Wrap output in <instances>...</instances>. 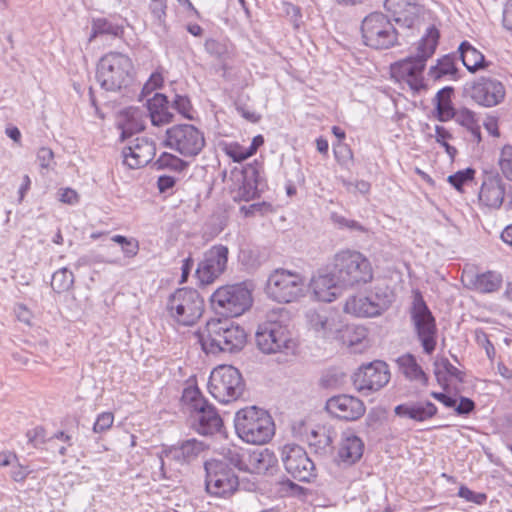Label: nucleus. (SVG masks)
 <instances>
[{"instance_id": "nucleus-1", "label": "nucleus", "mask_w": 512, "mask_h": 512, "mask_svg": "<svg viewBox=\"0 0 512 512\" xmlns=\"http://www.w3.org/2000/svg\"><path fill=\"white\" fill-rule=\"evenodd\" d=\"M440 32L434 26H429L416 46L415 55L401 59L390 66L391 76L400 83L407 84L414 92L426 87L424 70L426 62L433 56L439 43Z\"/></svg>"}, {"instance_id": "nucleus-2", "label": "nucleus", "mask_w": 512, "mask_h": 512, "mask_svg": "<svg viewBox=\"0 0 512 512\" xmlns=\"http://www.w3.org/2000/svg\"><path fill=\"white\" fill-rule=\"evenodd\" d=\"M289 312L284 308L272 310L255 333L258 349L264 354L293 353L297 343L289 329Z\"/></svg>"}, {"instance_id": "nucleus-3", "label": "nucleus", "mask_w": 512, "mask_h": 512, "mask_svg": "<svg viewBox=\"0 0 512 512\" xmlns=\"http://www.w3.org/2000/svg\"><path fill=\"white\" fill-rule=\"evenodd\" d=\"M234 427L240 439L253 445L266 444L275 434V424L271 415L257 406H249L237 411Z\"/></svg>"}, {"instance_id": "nucleus-4", "label": "nucleus", "mask_w": 512, "mask_h": 512, "mask_svg": "<svg viewBox=\"0 0 512 512\" xmlns=\"http://www.w3.org/2000/svg\"><path fill=\"white\" fill-rule=\"evenodd\" d=\"M343 288L367 284L373 279L370 260L361 252L352 249L338 251L329 265Z\"/></svg>"}, {"instance_id": "nucleus-5", "label": "nucleus", "mask_w": 512, "mask_h": 512, "mask_svg": "<svg viewBox=\"0 0 512 512\" xmlns=\"http://www.w3.org/2000/svg\"><path fill=\"white\" fill-rule=\"evenodd\" d=\"M182 402L189 411L193 429L201 435H213L223 426L222 418L216 408L208 402L196 386L183 390Z\"/></svg>"}, {"instance_id": "nucleus-6", "label": "nucleus", "mask_w": 512, "mask_h": 512, "mask_svg": "<svg viewBox=\"0 0 512 512\" xmlns=\"http://www.w3.org/2000/svg\"><path fill=\"white\" fill-rule=\"evenodd\" d=\"M132 60L120 52H109L97 64L96 79L105 91L117 92L126 88L133 78Z\"/></svg>"}, {"instance_id": "nucleus-7", "label": "nucleus", "mask_w": 512, "mask_h": 512, "mask_svg": "<svg viewBox=\"0 0 512 512\" xmlns=\"http://www.w3.org/2000/svg\"><path fill=\"white\" fill-rule=\"evenodd\" d=\"M363 42L376 50L389 49L399 45V37H409L412 33L400 31L381 12L367 15L361 25Z\"/></svg>"}, {"instance_id": "nucleus-8", "label": "nucleus", "mask_w": 512, "mask_h": 512, "mask_svg": "<svg viewBox=\"0 0 512 512\" xmlns=\"http://www.w3.org/2000/svg\"><path fill=\"white\" fill-rule=\"evenodd\" d=\"M210 300L217 314L225 318L238 317L252 306V289L246 282L222 286Z\"/></svg>"}, {"instance_id": "nucleus-9", "label": "nucleus", "mask_w": 512, "mask_h": 512, "mask_svg": "<svg viewBox=\"0 0 512 512\" xmlns=\"http://www.w3.org/2000/svg\"><path fill=\"white\" fill-rule=\"evenodd\" d=\"M305 278L287 269H276L268 277L265 291L278 303H291L305 295Z\"/></svg>"}, {"instance_id": "nucleus-10", "label": "nucleus", "mask_w": 512, "mask_h": 512, "mask_svg": "<svg viewBox=\"0 0 512 512\" xmlns=\"http://www.w3.org/2000/svg\"><path fill=\"white\" fill-rule=\"evenodd\" d=\"M167 310L178 324L192 326L203 314L204 300L195 289L179 288L169 296Z\"/></svg>"}, {"instance_id": "nucleus-11", "label": "nucleus", "mask_w": 512, "mask_h": 512, "mask_svg": "<svg viewBox=\"0 0 512 512\" xmlns=\"http://www.w3.org/2000/svg\"><path fill=\"white\" fill-rule=\"evenodd\" d=\"M245 383L239 370L231 365L213 369L208 381L210 394L220 403L237 400L244 392Z\"/></svg>"}, {"instance_id": "nucleus-12", "label": "nucleus", "mask_w": 512, "mask_h": 512, "mask_svg": "<svg viewBox=\"0 0 512 512\" xmlns=\"http://www.w3.org/2000/svg\"><path fill=\"white\" fill-rule=\"evenodd\" d=\"M409 314L413 330L424 353L431 355L436 349L438 329L435 317L420 293L414 296Z\"/></svg>"}, {"instance_id": "nucleus-13", "label": "nucleus", "mask_w": 512, "mask_h": 512, "mask_svg": "<svg viewBox=\"0 0 512 512\" xmlns=\"http://www.w3.org/2000/svg\"><path fill=\"white\" fill-rule=\"evenodd\" d=\"M164 144L185 158H195L206 145L204 132L192 124H176L166 130Z\"/></svg>"}, {"instance_id": "nucleus-14", "label": "nucleus", "mask_w": 512, "mask_h": 512, "mask_svg": "<svg viewBox=\"0 0 512 512\" xmlns=\"http://www.w3.org/2000/svg\"><path fill=\"white\" fill-rule=\"evenodd\" d=\"M393 301L394 294L388 286H375L368 295L349 297L344 311L357 317H376L385 312Z\"/></svg>"}, {"instance_id": "nucleus-15", "label": "nucleus", "mask_w": 512, "mask_h": 512, "mask_svg": "<svg viewBox=\"0 0 512 512\" xmlns=\"http://www.w3.org/2000/svg\"><path fill=\"white\" fill-rule=\"evenodd\" d=\"M205 486L210 495L231 496L239 486V480L233 469L221 460L211 459L205 462Z\"/></svg>"}, {"instance_id": "nucleus-16", "label": "nucleus", "mask_w": 512, "mask_h": 512, "mask_svg": "<svg viewBox=\"0 0 512 512\" xmlns=\"http://www.w3.org/2000/svg\"><path fill=\"white\" fill-rule=\"evenodd\" d=\"M281 460L286 472L300 482L315 477V465L307 452L297 444H286L281 449Z\"/></svg>"}, {"instance_id": "nucleus-17", "label": "nucleus", "mask_w": 512, "mask_h": 512, "mask_svg": "<svg viewBox=\"0 0 512 512\" xmlns=\"http://www.w3.org/2000/svg\"><path fill=\"white\" fill-rule=\"evenodd\" d=\"M229 250L224 245H214L204 252L195 270L202 285L213 283L227 268Z\"/></svg>"}, {"instance_id": "nucleus-18", "label": "nucleus", "mask_w": 512, "mask_h": 512, "mask_svg": "<svg viewBox=\"0 0 512 512\" xmlns=\"http://www.w3.org/2000/svg\"><path fill=\"white\" fill-rule=\"evenodd\" d=\"M389 380L388 365L380 360L362 365L353 375L355 388L365 394L380 390Z\"/></svg>"}, {"instance_id": "nucleus-19", "label": "nucleus", "mask_w": 512, "mask_h": 512, "mask_svg": "<svg viewBox=\"0 0 512 512\" xmlns=\"http://www.w3.org/2000/svg\"><path fill=\"white\" fill-rule=\"evenodd\" d=\"M465 93L477 104L493 107L504 99L505 88L497 79L481 77L471 85H467Z\"/></svg>"}, {"instance_id": "nucleus-20", "label": "nucleus", "mask_w": 512, "mask_h": 512, "mask_svg": "<svg viewBox=\"0 0 512 512\" xmlns=\"http://www.w3.org/2000/svg\"><path fill=\"white\" fill-rule=\"evenodd\" d=\"M308 327L316 337L326 340L337 338L342 324L336 312L330 309H311L306 313Z\"/></svg>"}, {"instance_id": "nucleus-21", "label": "nucleus", "mask_w": 512, "mask_h": 512, "mask_svg": "<svg viewBox=\"0 0 512 512\" xmlns=\"http://www.w3.org/2000/svg\"><path fill=\"white\" fill-rule=\"evenodd\" d=\"M155 143L146 137H136L122 149L123 164L130 169L146 166L155 156Z\"/></svg>"}, {"instance_id": "nucleus-22", "label": "nucleus", "mask_w": 512, "mask_h": 512, "mask_svg": "<svg viewBox=\"0 0 512 512\" xmlns=\"http://www.w3.org/2000/svg\"><path fill=\"white\" fill-rule=\"evenodd\" d=\"M325 408L332 416L346 421L358 420L366 411L363 401L347 394H341L329 398L326 402Z\"/></svg>"}, {"instance_id": "nucleus-23", "label": "nucleus", "mask_w": 512, "mask_h": 512, "mask_svg": "<svg viewBox=\"0 0 512 512\" xmlns=\"http://www.w3.org/2000/svg\"><path fill=\"white\" fill-rule=\"evenodd\" d=\"M384 7L399 28L410 33L420 13L418 0H385Z\"/></svg>"}, {"instance_id": "nucleus-24", "label": "nucleus", "mask_w": 512, "mask_h": 512, "mask_svg": "<svg viewBox=\"0 0 512 512\" xmlns=\"http://www.w3.org/2000/svg\"><path fill=\"white\" fill-rule=\"evenodd\" d=\"M225 325H227V318L211 319L197 332L198 341L205 353L217 354L223 352Z\"/></svg>"}, {"instance_id": "nucleus-25", "label": "nucleus", "mask_w": 512, "mask_h": 512, "mask_svg": "<svg viewBox=\"0 0 512 512\" xmlns=\"http://www.w3.org/2000/svg\"><path fill=\"white\" fill-rule=\"evenodd\" d=\"M505 184L497 171L486 172L479 200L490 208H499L504 203Z\"/></svg>"}, {"instance_id": "nucleus-26", "label": "nucleus", "mask_w": 512, "mask_h": 512, "mask_svg": "<svg viewBox=\"0 0 512 512\" xmlns=\"http://www.w3.org/2000/svg\"><path fill=\"white\" fill-rule=\"evenodd\" d=\"M309 285L315 298L322 302L334 301L340 293V288H343L340 282H338L337 277L334 276V271L331 267L327 273L319 272L317 275H314Z\"/></svg>"}, {"instance_id": "nucleus-27", "label": "nucleus", "mask_w": 512, "mask_h": 512, "mask_svg": "<svg viewBox=\"0 0 512 512\" xmlns=\"http://www.w3.org/2000/svg\"><path fill=\"white\" fill-rule=\"evenodd\" d=\"M364 451V442L352 431H345L341 435L337 451L338 462L345 465L351 466L358 462Z\"/></svg>"}, {"instance_id": "nucleus-28", "label": "nucleus", "mask_w": 512, "mask_h": 512, "mask_svg": "<svg viewBox=\"0 0 512 512\" xmlns=\"http://www.w3.org/2000/svg\"><path fill=\"white\" fill-rule=\"evenodd\" d=\"M394 413L402 418L424 422L436 415L437 407L430 401L407 402L397 405Z\"/></svg>"}, {"instance_id": "nucleus-29", "label": "nucleus", "mask_w": 512, "mask_h": 512, "mask_svg": "<svg viewBox=\"0 0 512 512\" xmlns=\"http://www.w3.org/2000/svg\"><path fill=\"white\" fill-rule=\"evenodd\" d=\"M466 287L480 293H493L501 287L502 275L495 271L467 273L463 276Z\"/></svg>"}, {"instance_id": "nucleus-30", "label": "nucleus", "mask_w": 512, "mask_h": 512, "mask_svg": "<svg viewBox=\"0 0 512 512\" xmlns=\"http://www.w3.org/2000/svg\"><path fill=\"white\" fill-rule=\"evenodd\" d=\"M116 125L121 130L120 140L124 142L134 133L144 130L143 112L139 108L129 107L120 112Z\"/></svg>"}, {"instance_id": "nucleus-31", "label": "nucleus", "mask_w": 512, "mask_h": 512, "mask_svg": "<svg viewBox=\"0 0 512 512\" xmlns=\"http://www.w3.org/2000/svg\"><path fill=\"white\" fill-rule=\"evenodd\" d=\"M148 112L151 123L154 126H162L173 121V113L170 111L168 97L164 94L156 93L147 102Z\"/></svg>"}, {"instance_id": "nucleus-32", "label": "nucleus", "mask_w": 512, "mask_h": 512, "mask_svg": "<svg viewBox=\"0 0 512 512\" xmlns=\"http://www.w3.org/2000/svg\"><path fill=\"white\" fill-rule=\"evenodd\" d=\"M258 163L246 165L242 170V185L239 187L238 195L245 201H250L258 196L259 185Z\"/></svg>"}, {"instance_id": "nucleus-33", "label": "nucleus", "mask_w": 512, "mask_h": 512, "mask_svg": "<svg viewBox=\"0 0 512 512\" xmlns=\"http://www.w3.org/2000/svg\"><path fill=\"white\" fill-rule=\"evenodd\" d=\"M396 364L400 372L409 381L418 382L423 386L428 384V376L422 367L417 363L416 357L411 353H406L396 359Z\"/></svg>"}, {"instance_id": "nucleus-34", "label": "nucleus", "mask_w": 512, "mask_h": 512, "mask_svg": "<svg viewBox=\"0 0 512 512\" xmlns=\"http://www.w3.org/2000/svg\"><path fill=\"white\" fill-rule=\"evenodd\" d=\"M248 471L257 474H265L277 466L278 459L273 451L268 448L254 451L248 455Z\"/></svg>"}, {"instance_id": "nucleus-35", "label": "nucleus", "mask_w": 512, "mask_h": 512, "mask_svg": "<svg viewBox=\"0 0 512 512\" xmlns=\"http://www.w3.org/2000/svg\"><path fill=\"white\" fill-rule=\"evenodd\" d=\"M458 52L463 65L470 72L479 71L488 67L490 64L485 60L484 55L475 47H473L468 41H463L460 44Z\"/></svg>"}, {"instance_id": "nucleus-36", "label": "nucleus", "mask_w": 512, "mask_h": 512, "mask_svg": "<svg viewBox=\"0 0 512 512\" xmlns=\"http://www.w3.org/2000/svg\"><path fill=\"white\" fill-rule=\"evenodd\" d=\"M205 447L203 442L191 438L181 442L178 446H173L170 453L175 460L190 463L204 451Z\"/></svg>"}, {"instance_id": "nucleus-37", "label": "nucleus", "mask_w": 512, "mask_h": 512, "mask_svg": "<svg viewBox=\"0 0 512 512\" xmlns=\"http://www.w3.org/2000/svg\"><path fill=\"white\" fill-rule=\"evenodd\" d=\"M334 435L335 432L331 429L318 427L317 429L312 430L307 436V442L315 453L319 455H326L332 450Z\"/></svg>"}, {"instance_id": "nucleus-38", "label": "nucleus", "mask_w": 512, "mask_h": 512, "mask_svg": "<svg viewBox=\"0 0 512 512\" xmlns=\"http://www.w3.org/2000/svg\"><path fill=\"white\" fill-rule=\"evenodd\" d=\"M224 348L223 352L233 353L243 348L246 342V333L242 327L227 318V325L224 326Z\"/></svg>"}, {"instance_id": "nucleus-39", "label": "nucleus", "mask_w": 512, "mask_h": 512, "mask_svg": "<svg viewBox=\"0 0 512 512\" xmlns=\"http://www.w3.org/2000/svg\"><path fill=\"white\" fill-rule=\"evenodd\" d=\"M26 437L28 439V443H30L35 448H38L39 445L44 444L46 442L51 443L54 439L66 442L69 446L73 445L72 436L65 433L64 431H58L52 437L47 438L46 431L42 426H37L33 429L28 430L26 433Z\"/></svg>"}, {"instance_id": "nucleus-40", "label": "nucleus", "mask_w": 512, "mask_h": 512, "mask_svg": "<svg viewBox=\"0 0 512 512\" xmlns=\"http://www.w3.org/2000/svg\"><path fill=\"white\" fill-rule=\"evenodd\" d=\"M453 88L444 87L440 89L435 97L436 111L439 121L446 122L454 118L456 110L452 106L451 95Z\"/></svg>"}, {"instance_id": "nucleus-41", "label": "nucleus", "mask_w": 512, "mask_h": 512, "mask_svg": "<svg viewBox=\"0 0 512 512\" xmlns=\"http://www.w3.org/2000/svg\"><path fill=\"white\" fill-rule=\"evenodd\" d=\"M437 382L443 387H448L446 375L455 378L459 382L464 381V373L450 363L447 358L437 359L434 363Z\"/></svg>"}, {"instance_id": "nucleus-42", "label": "nucleus", "mask_w": 512, "mask_h": 512, "mask_svg": "<svg viewBox=\"0 0 512 512\" xmlns=\"http://www.w3.org/2000/svg\"><path fill=\"white\" fill-rule=\"evenodd\" d=\"M123 27L108 21L105 18H97L92 21V31L89 36V42H92L100 35H110L112 37H121Z\"/></svg>"}, {"instance_id": "nucleus-43", "label": "nucleus", "mask_w": 512, "mask_h": 512, "mask_svg": "<svg viewBox=\"0 0 512 512\" xmlns=\"http://www.w3.org/2000/svg\"><path fill=\"white\" fill-rule=\"evenodd\" d=\"M456 74L455 56L451 54L439 58L436 65L431 66L428 72V75L434 80L447 75L455 76Z\"/></svg>"}, {"instance_id": "nucleus-44", "label": "nucleus", "mask_w": 512, "mask_h": 512, "mask_svg": "<svg viewBox=\"0 0 512 512\" xmlns=\"http://www.w3.org/2000/svg\"><path fill=\"white\" fill-rule=\"evenodd\" d=\"M74 275L67 268L63 267L54 272L51 280V287L56 293H63L72 288Z\"/></svg>"}, {"instance_id": "nucleus-45", "label": "nucleus", "mask_w": 512, "mask_h": 512, "mask_svg": "<svg viewBox=\"0 0 512 512\" xmlns=\"http://www.w3.org/2000/svg\"><path fill=\"white\" fill-rule=\"evenodd\" d=\"M498 165L501 176L508 181H512V145L502 147L498 158Z\"/></svg>"}, {"instance_id": "nucleus-46", "label": "nucleus", "mask_w": 512, "mask_h": 512, "mask_svg": "<svg viewBox=\"0 0 512 512\" xmlns=\"http://www.w3.org/2000/svg\"><path fill=\"white\" fill-rule=\"evenodd\" d=\"M475 170L473 168H466L457 171L456 173L448 176V182L457 190L462 191V187L473 180Z\"/></svg>"}, {"instance_id": "nucleus-47", "label": "nucleus", "mask_w": 512, "mask_h": 512, "mask_svg": "<svg viewBox=\"0 0 512 512\" xmlns=\"http://www.w3.org/2000/svg\"><path fill=\"white\" fill-rule=\"evenodd\" d=\"M172 108L189 120L194 118L192 104L187 96L176 94L172 102Z\"/></svg>"}, {"instance_id": "nucleus-48", "label": "nucleus", "mask_w": 512, "mask_h": 512, "mask_svg": "<svg viewBox=\"0 0 512 512\" xmlns=\"http://www.w3.org/2000/svg\"><path fill=\"white\" fill-rule=\"evenodd\" d=\"M159 163L161 166L168 167L172 170L182 172L186 170L189 166L188 162L184 161L183 159L170 154V153H163L159 159Z\"/></svg>"}, {"instance_id": "nucleus-49", "label": "nucleus", "mask_w": 512, "mask_h": 512, "mask_svg": "<svg viewBox=\"0 0 512 512\" xmlns=\"http://www.w3.org/2000/svg\"><path fill=\"white\" fill-rule=\"evenodd\" d=\"M452 135L450 132L443 126L436 125L435 126V139L436 142L445 148L446 153L453 159L457 153L455 147L448 144L447 140L451 139Z\"/></svg>"}, {"instance_id": "nucleus-50", "label": "nucleus", "mask_w": 512, "mask_h": 512, "mask_svg": "<svg viewBox=\"0 0 512 512\" xmlns=\"http://www.w3.org/2000/svg\"><path fill=\"white\" fill-rule=\"evenodd\" d=\"M205 50L207 53H209L211 56L223 60L228 54V47L226 43L215 40V39H208L205 42Z\"/></svg>"}, {"instance_id": "nucleus-51", "label": "nucleus", "mask_w": 512, "mask_h": 512, "mask_svg": "<svg viewBox=\"0 0 512 512\" xmlns=\"http://www.w3.org/2000/svg\"><path fill=\"white\" fill-rule=\"evenodd\" d=\"M457 496L477 505H483L487 501V495L481 492H475L465 485L459 487Z\"/></svg>"}, {"instance_id": "nucleus-52", "label": "nucleus", "mask_w": 512, "mask_h": 512, "mask_svg": "<svg viewBox=\"0 0 512 512\" xmlns=\"http://www.w3.org/2000/svg\"><path fill=\"white\" fill-rule=\"evenodd\" d=\"M223 150L234 162L240 163L250 157L247 155L246 148L238 143L226 144Z\"/></svg>"}, {"instance_id": "nucleus-53", "label": "nucleus", "mask_w": 512, "mask_h": 512, "mask_svg": "<svg viewBox=\"0 0 512 512\" xmlns=\"http://www.w3.org/2000/svg\"><path fill=\"white\" fill-rule=\"evenodd\" d=\"M454 118L460 125L466 127L467 129H470L478 123L475 113L468 108H461L456 110Z\"/></svg>"}, {"instance_id": "nucleus-54", "label": "nucleus", "mask_w": 512, "mask_h": 512, "mask_svg": "<svg viewBox=\"0 0 512 512\" xmlns=\"http://www.w3.org/2000/svg\"><path fill=\"white\" fill-rule=\"evenodd\" d=\"M114 422V415L111 412H103L99 414L93 425L95 433H103L111 428Z\"/></svg>"}, {"instance_id": "nucleus-55", "label": "nucleus", "mask_w": 512, "mask_h": 512, "mask_svg": "<svg viewBox=\"0 0 512 512\" xmlns=\"http://www.w3.org/2000/svg\"><path fill=\"white\" fill-rule=\"evenodd\" d=\"M225 458L229 461L231 465L238 468L239 470L246 471L248 469V465L245 462V453L243 455L239 452L238 449H228L225 453Z\"/></svg>"}, {"instance_id": "nucleus-56", "label": "nucleus", "mask_w": 512, "mask_h": 512, "mask_svg": "<svg viewBox=\"0 0 512 512\" xmlns=\"http://www.w3.org/2000/svg\"><path fill=\"white\" fill-rule=\"evenodd\" d=\"M456 414L459 416H467L475 409V403L472 399L468 397L461 396L459 398V403L455 404L453 407Z\"/></svg>"}, {"instance_id": "nucleus-57", "label": "nucleus", "mask_w": 512, "mask_h": 512, "mask_svg": "<svg viewBox=\"0 0 512 512\" xmlns=\"http://www.w3.org/2000/svg\"><path fill=\"white\" fill-rule=\"evenodd\" d=\"M37 160L41 168L48 169L54 163V153L48 147H41L37 152Z\"/></svg>"}, {"instance_id": "nucleus-58", "label": "nucleus", "mask_w": 512, "mask_h": 512, "mask_svg": "<svg viewBox=\"0 0 512 512\" xmlns=\"http://www.w3.org/2000/svg\"><path fill=\"white\" fill-rule=\"evenodd\" d=\"M335 157L342 165L347 164L353 159V152L348 145L341 144L334 148Z\"/></svg>"}, {"instance_id": "nucleus-59", "label": "nucleus", "mask_w": 512, "mask_h": 512, "mask_svg": "<svg viewBox=\"0 0 512 512\" xmlns=\"http://www.w3.org/2000/svg\"><path fill=\"white\" fill-rule=\"evenodd\" d=\"M166 8V0H151L150 2L151 13L159 21V23L163 22V19L166 15Z\"/></svg>"}, {"instance_id": "nucleus-60", "label": "nucleus", "mask_w": 512, "mask_h": 512, "mask_svg": "<svg viewBox=\"0 0 512 512\" xmlns=\"http://www.w3.org/2000/svg\"><path fill=\"white\" fill-rule=\"evenodd\" d=\"M332 220L334 223L338 224L340 227H346L351 230L356 231H364L363 226L358 223L355 220L346 219L345 217L338 215V214H332Z\"/></svg>"}, {"instance_id": "nucleus-61", "label": "nucleus", "mask_w": 512, "mask_h": 512, "mask_svg": "<svg viewBox=\"0 0 512 512\" xmlns=\"http://www.w3.org/2000/svg\"><path fill=\"white\" fill-rule=\"evenodd\" d=\"M32 472L33 470L28 466L17 463V465L12 467L11 478L16 482H23Z\"/></svg>"}, {"instance_id": "nucleus-62", "label": "nucleus", "mask_w": 512, "mask_h": 512, "mask_svg": "<svg viewBox=\"0 0 512 512\" xmlns=\"http://www.w3.org/2000/svg\"><path fill=\"white\" fill-rule=\"evenodd\" d=\"M176 180L172 176L162 175L157 180V187L161 193H166L175 186Z\"/></svg>"}, {"instance_id": "nucleus-63", "label": "nucleus", "mask_w": 512, "mask_h": 512, "mask_svg": "<svg viewBox=\"0 0 512 512\" xmlns=\"http://www.w3.org/2000/svg\"><path fill=\"white\" fill-rule=\"evenodd\" d=\"M121 249L125 257L133 258L139 251V242L134 238H130V240L127 241V243L123 245Z\"/></svg>"}, {"instance_id": "nucleus-64", "label": "nucleus", "mask_w": 512, "mask_h": 512, "mask_svg": "<svg viewBox=\"0 0 512 512\" xmlns=\"http://www.w3.org/2000/svg\"><path fill=\"white\" fill-rule=\"evenodd\" d=\"M503 27L512 33V0H508L504 7Z\"/></svg>"}]
</instances>
